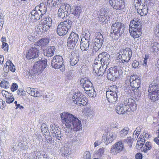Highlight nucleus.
Here are the masks:
<instances>
[{"label": "nucleus", "mask_w": 159, "mask_h": 159, "mask_svg": "<svg viewBox=\"0 0 159 159\" xmlns=\"http://www.w3.org/2000/svg\"><path fill=\"white\" fill-rule=\"evenodd\" d=\"M62 122L67 129L68 132L77 131L82 129L81 121L73 115L68 112H63L61 114Z\"/></svg>", "instance_id": "1"}, {"label": "nucleus", "mask_w": 159, "mask_h": 159, "mask_svg": "<svg viewBox=\"0 0 159 159\" xmlns=\"http://www.w3.org/2000/svg\"><path fill=\"white\" fill-rule=\"evenodd\" d=\"M47 65V60L45 59L36 61L32 69L27 74L28 78L31 79L36 78V75L42 73Z\"/></svg>", "instance_id": "2"}, {"label": "nucleus", "mask_w": 159, "mask_h": 159, "mask_svg": "<svg viewBox=\"0 0 159 159\" xmlns=\"http://www.w3.org/2000/svg\"><path fill=\"white\" fill-rule=\"evenodd\" d=\"M142 21L137 18L134 19L130 21L129 32L131 36L134 38H137L141 35Z\"/></svg>", "instance_id": "3"}, {"label": "nucleus", "mask_w": 159, "mask_h": 159, "mask_svg": "<svg viewBox=\"0 0 159 159\" xmlns=\"http://www.w3.org/2000/svg\"><path fill=\"white\" fill-rule=\"evenodd\" d=\"M124 24L121 22H115L111 26V32L110 35L113 40H116L124 33L125 30Z\"/></svg>", "instance_id": "4"}, {"label": "nucleus", "mask_w": 159, "mask_h": 159, "mask_svg": "<svg viewBox=\"0 0 159 159\" xmlns=\"http://www.w3.org/2000/svg\"><path fill=\"white\" fill-rule=\"evenodd\" d=\"M95 38L94 42L91 45V49L92 52L89 54L90 56H93L101 47L103 42V38L102 34L98 32L96 33Z\"/></svg>", "instance_id": "5"}, {"label": "nucleus", "mask_w": 159, "mask_h": 159, "mask_svg": "<svg viewBox=\"0 0 159 159\" xmlns=\"http://www.w3.org/2000/svg\"><path fill=\"white\" fill-rule=\"evenodd\" d=\"M148 98L152 102H155L159 100V86L157 84L149 85Z\"/></svg>", "instance_id": "6"}, {"label": "nucleus", "mask_w": 159, "mask_h": 159, "mask_svg": "<svg viewBox=\"0 0 159 159\" xmlns=\"http://www.w3.org/2000/svg\"><path fill=\"white\" fill-rule=\"evenodd\" d=\"M116 89V86L114 85L109 87L106 91V96L109 102L114 104L117 100Z\"/></svg>", "instance_id": "7"}, {"label": "nucleus", "mask_w": 159, "mask_h": 159, "mask_svg": "<svg viewBox=\"0 0 159 159\" xmlns=\"http://www.w3.org/2000/svg\"><path fill=\"white\" fill-rule=\"evenodd\" d=\"M63 60L62 56L56 55L54 57L51 62L52 67L56 69H59L62 71L65 70V66L63 64Z\"/></svg>", "instance_id": "8"}, {"label": "nucleus", "mask_w": 159, "mask_h": 159, "mask_svg": "<svg viewBox=\"0 0 159 159\" xmlns=\"http://www.w3.org/2000/svg\"><path fill=\"white\" fill-rule=\"evenodd\" d=\"M118 67L114 66L110 68L107 72V77L108 80H115L119 75Z\"/></svg>", "instance_id": "9"}, {"label": "nucleus", "mask_w": 159, "mask_h": 159, "mask_svg": "<svg viewBox=\"0 0 159 159\" xmlns=\"http://www.w3.org/2000/svg\"><path fill=\"white\" fill-rule=\"evenodd\" d=\"M109 3L114 9L116 10H123L125 6L123 0H109Z\"/></svg>", "instance_id": "10"}, {"label": "nucleus", "mask_w": 159, "mask_h": 159, "mask_svg": "<svg viewBox=\"0 0 159 159\" xmlns=\"http://www.w3.org/2000/svg\"><path fill=\"white\" fill-rule=\"evenodd\" d=\"M90 44V39L84 37L82 39L80 42V46L81 50L83 51H87V53H89V57H90L89 54L92 52V49H90L89 50V47Z\"/></svg>", "instance_id": "11"}, {"label": "nucleus", "mask_w": 159, "mask_h": 159, "mask_svg": "<svg viewBox=\"0 0 159 159\" xmlns=\"http://www.w3.org/2000/svg\"><path fill=\"white\" fill-rule=\"evenodd\" d=\"M129 81L132 90L133 91H134L135 90L137 91H138V90H139V89L140 86V80L139 79H136L135 76L132 75L130 77Z\"/></svg>", "instance_id": "12"}, {"label": "nucleus", "mask_w": 159, "mask_h": 159, "mask_svg": "<svg viewBox=\"0 0 159 159\" xmlns=\"http://www.w3.org/2000/svg\"><path fill=\"white\" fill-rule=\"evenodd\" d=\"M124 148V145L121 141L117 142L112 146L111 152L113 155H116L122 151Z\"/></svg>", "instance_id": "13"}, {"label": "nucleus", "mask_w": 159, "mask_h": 159, "mask_svg": "<svg viewBox=\"0 0 159 159\" xmlns=\"http://www.w3.org/2000/svg\"><path fill=\"white\" fill-rule=\"evenodd\" d=\"M50 126V132L52 136L56 138L58 140H60L61 139V137H63L62 134L60 131V129L56 127L55 125H51Z\"/></svg>", "instance_id": "14"}, {"label": "nucleus", "mask_w": 159, "mask_h": 159, "mask_svg": "<svg viewBox=\"0 0 159 159\" xmlns=\"http://www.w3.org/2000/svg\"><path fill=\"white\" fill-rule=\"evenodd\" d=\"M39 50L35 47H31L26 53V58L28 59H34L37 58L39 56Z\"/></svg>", "instance_id": "15"}, {"label": "nucleus", "mask_w": 159, "mask_h": 159, "mask_svg": "<svg viewBox=\"0 0 159 159\" xmlns=\"http://www.w3.org/2000/svg\"><path fill=\"white\" fill-rule=\"evenodd\" d=\"M42 13L40 11L34 9L29 15V18L32 22H34L39 20L43 16Z\"/></svg>", "instance_id": "16"}, {"label": "nucleus", "mask_w": 159, "mask_h": 159, "mask_svg": "<svg viewBox=\"0 0 159 159\" xmlns=\"http://www.w3.org/2000/svg\"><path fill=\"white\" fill-rule=\"evenodd\" d=\"M116 134L114 132H109L106 135H103L102 136L104 142L106 145H108L112 142L116 138Z\"/></svg>", "instance_id": "17"}, {"label": "nucleus", "mask_w": 159, "mask_h": 159, "mask_svg": "<svg viewBox=\"0 0 159 159\" xmlns=\"http://www.w3.org/2000/svg\"><path fill=\"white\" fill-rule=\"evenodd\" d=\"M124 104L128 106L132 111H134L137 109V106L135 101L132 98H126L124 102Z\"/></svg>", "instance_id": "18"}, {"label": "nucleus", "mask_w": 159, "mask_h": 159, "mask_svg": "<svg viewBox=\"0 0 159 159\" xmlns=\"http://www.w3.org/2000/svg\"><path fill=\"white\" fill-rule=\"evenodd\" d=\"M87 79L86 78H82L80 80V82L81 84H83L82 86L84 90L88 92L90 89H92L93 85L91 81Z\"/></svg>", "instance_id": "19"}, {"label": "nucleus", "mask_w": 159, "mask_h": 159, "mask_svg": "<svg viewBox=\"0 0 159 159\" xmlns=\"http://www.w3.org/2000/svg\"><path fill=\"white\" fill-rule=\"evenodd\" d=\"M119 65L120 68H122L121 71H122V70H124L123 68L124 66H122L124 65V63L125 62H128L130 59L126 55H124V54H121L120 53L119 55Z\"/></svg>", "instance_id": "20"}, {"label": "nucleus", "mask_w": 159, "mask_h": 159, "mask_svg": "<svg viewBox=\"0 0 159 159\" xmlns=\"http://www.w3.org/2000/svg\"><path fill=\"white\" fill-rule=\"evenodd\" d=\"M26 91L30 95L34 97H39L42 95L41 93L33 88H28L27 89Z\"/></svg>", "instance_id": "21"}, {"label": "nucleus", "mask_w": 159, "mask_h": 159, "mask_svg": "<svg viewBox=\"0 0 159 159\" xmlns=\"http://www.w3.org/2000/svg\"><path fill=\"white\" fill-rule=\"evenodd\" d=\"M68 30L66 28L60 24L57 26V32L59 35L62 36L66 34Z\"/></svg>", "instance_id": "22"}, {"label": "nucleus", "mask_w": 159, "mask_h": 159, "mask_svg": "<svg viewBox=\"0 0 159 159\" xmlns=\"http://www.w3.org/2000/svg\"><path fill=\"white\" fill-rule=\"evenodd\" d=\"M47 5L44 3H41L39 5L36 6L35 9L38 11H40L43 16V15L45 14L47 11Z\"/></svg>", "instance_id": "23"}, {"label": "nucleus", "mask_w": 159, "mask_h": 159, "mask_svg": "<svg viewBox=\"0 0 159 159\" xmlns=\"http://www.w3.org/2000/svg\"><path fill=\"white\" fill-rule=\"evenodd\" d=\"M55 50L56 48L55 46H50L49 48H47L46 51H44L43 55L48 57H51L54 54Z\"/></svg>", "instance_id": "24"}, {"label": "nucleus", "mask_w": 159, "mask_h": 159, "mask_svg": "<svg viewBox=\"0 0 159 159\" xmlns=\"http://www.w3.org/2000/svg\"><path fill=\"white\" fill-rule=\"evenodd\" d=\"M110 55L107 53L105 55L100 59L101 64L104 65L103 67L105 68L106 67V66H108L110 62Z\"/></svg>", "instance_id": "25"}, {"label": "nucleus", "mask_w": 159, "mask_h": 159, "mask_svg": "<svg viewBox=\"0 0 159 159\" xmlns=\"http://www.w3.org/2000/svg\"><path fill=\"white\" fill-rule=\"evenodd\" d=\"M84 95L80 92H75L73 94L72 96L73 99H74L73 101L75 104H77L82 98H84Z\"/></svg>", "instance_id": "26"}, {"label": "nucleus", "mask_w": 159, "mask_h": 159, "mask_svg": "<svg viewBox=\"0 0 159 159\" xmlns=\"http://www.w3.org/2000/svg\"><path fill=\"white\" fill-rule=\"evenodd\" d=\"M49 42V40L48 38H43L38 41L36 43V44L42 48L45 47Z\"/></svg>", "instance_id": "27"}, {"label": "nucleus", "mask_w": 159, "mask_h": 159, "mask_svg": "<svg viewBox=\"0 0 159 159\" xmlns=\"http://www.w3.org/2000/svg\"><path fill=\"white\" fill-rule=\"evenodd\" d=\"M60 7L69 15L71 12V8L70 5L67 3L62 4Z\"/></svg>", "instance_id": "28"}, {"label": "nucleus", "mask_w": 159, "mask_h": 159, "mask_svg": "<svg viewBox=\"0 0 159 159\" xmlns=\"http://www.w3.org/2000/svg\"><path fill=\"white\" fill-rule=\"evenodd\" d=\"M121 54H124L130 59L132 54V50L129 48H126L125 49H121L120 52Z\"/></svg>", "instance_id": "29"}, {"label": "nucleus", "mask_w": 159, "mask_h": 159, "mask_svg": "<svg viewBox=\"0 0 159 159\" xmlns=\"http://www.w3.org/2000/svg\"><path fill=\"white\" fill-rule=\"evenodd\" d=\"M149 47L151 51L153 52H157L159 50V44L157 42H152Z\"/></svg>", "instance_id": "30"}, {"label": "nucleus", "mask_w": 159, "mask_h": 159, "mask_svg": "<svg viewBox=\"0 0 159 159\" xmlns=\"http://www.w3.org/2000/svg\"><path fill=\"white\" fill-rule=\"evenodd\" d=\"M148 8L147 5H144L141 9H138L137 12L140 14L141 16H144L146 15L148 12Z\"/></svg>", "instance_id": "31"}, {"label": "nucleus", "mask_w": 159, "mask_h": 159, "mask_svg": "<svg viewBox=\"0 0 159 159\" xmlns=\"http://www.w3.org/2000/svg\"><path fill=\"white\" fill-rule=\"evenodd\" d=\"M68 38L69 39H71V40H73V41L75 42V43H76L78 44L80 41V39L78 35L73 32L71 33L70 34V35Z\"/></svg>", "instance_id": "32"}, {"label": "nucleus", "mask_w": 159, "mask_h": 159, "mask_svg": "<svg viewBox=\"0 0 159 159\" xmlns=\"http://www.w3.org/2000/svg\"><path fill=\"white\" fill-rule=\"evenodd\" d=\"M60 24L66 28L68 30L70 29L72 25V21L68 19L61 22Z\"/></svg>", "instance_id": "33"}, {"label": "nucleus", "mask_w": 159, "mask_h": 159, "mask_svg": "<svg viewBox=\"0 0 159 159\" xmlns=\"http://www.w3.org/2000/svg\"><path fill=\"white\" fill-rule=\"evenodd\" d=\"M57 15L59 17L60 19H64L66 16H68L69 15L63 11L60 7L58 9Z\"/></svg>", "instance_id": "34"}, {"label": "nucleus", "mask_w": 159, "mask_h": 159, "mask_svg": "<svg viewBox=\"0 0 159 159\" xmlns=\"http://www.w3.org/2000/svg\"><path fill=\"white\" fill-rule=\"evenodd\" d=\"M67 47L69 48L73 49L78 44L76 43H75V42L73 41V40H71V39H69L68 38L67 41Z\"/></svg>", "instance_id": "35"}, {"label": "nucleus", "mask_w": 159, "mask_h": 159, "mask_svg": "<svg viewBox=\"0 0 159 159\" xmlns=\"http://www.w3.org/2000/svg\"><path fill=\"white\" fill-rule=\"evenodd\" d=\"M102 65L98 68V75L99 76H102L103 74H104L106 73V70L108 66H106V67L105 68L103 67L104 65Z\"/></svg>", "instance_id": "36"}, {"label": "nucleus", "mask_w": 159, "mask_h": 159, "mask_svg": "<svg viewBox=\"0 0 159 159\" xmlns=\"http://www.w3.org/2000/svg\"><path fill=\"white\" fill-rule=\"evenodd\" d=\"M129 130V128L128 127H125L124 128L119 132L120 137L121 138H123L128 134Z\"/></svg>", "instance_id": "37"}, {"label": "nucleus", "mask_w": 159, "mask_h": 159, "mask_svg": "<svg viewBox=\"0 0 159 159\" xmlns=\"http://www.w3.org/2000/svg\"><path fill=\"white\" fill-rule=\"evenodd\" d=\"M81 12V7H75L72 14L77 17L79 18Z\"/></svg>", "instance_id": "38"}, {"label": "nucleus", "mask_w": 159, "mask_h": 159, "mask_svg": "<svg viewBox=\"0 0 159 159\" xmlns=\"http://www.w3.org/2000/svg\"><path fill=\"white\" fill-rule=\"evenodd\" d=\"M70 62L71 65L73 66L76 65L79 61L78 57L77 55L74 57H71Z\"/></svg>", "instance_id": "39"}, {"label": "nucleus", "mask_w": 159, "mask_h": 159, "mask_svg": "<svg viewBox=\"0 0 159 159\" xmlns=\"http://www.w3.org/2000/svg\"><path fill=\"white\" fill-rule=\"evenodd\" d=\"M41 129L43 135L45 134H48L49 132L47 126L45 124H43L41 127Z\"/></svg>", "instance_id": "40"}, {"label": "nucleus", "mask_w": 159, "mask_h": 159, "mask_svg": "<svg viewBox=\"0 0 159 159\" xmlns=\"http://www.w3.org/2000/svg\"><path fill=\"white\" fill-rule=\"evenodd\" d=\"M99 14L101 16H102V18H103L104 19L107 16V12L106 11V10L105 8H101L100 11L99 12Z\"/></svg>", "instance_id": "41"}, {"label": "nucleus", "mask_w": 159, "mask_h": 159, "mask_svg": "<svg viewBox=\"0 0 159 159\" xmlns=\"http://www.w3.org/2000/svg\"><path fill=\"white\" fill-rule=\"evenodd\" d=\"M0 86L3 88L7 89L9 88L10 85L9 82L8 81L5 80H3L1 82Z\"/></svg>", "instance_id": "42"}, {"label": "nucleus", "mask_w": 159, "mask_h": 159, "mask_svg": "<svg viewBox=\"0 0 159 159\" xmlns=\"http://www.w3.org/2000/svg\"><path fill=\"white\" fill-rule=\"evenodd\" d=\"M123 104H120L117 106L116 108V110L117 113L119 114H121L124 113V112H123Z\"/></svg>", "instance_id": "43"}, {"label": "nucleus", "mask_w": 159, "mask_h": 159, "mask_svg": "<svg viewBox=\"0 0 159 159\" xmlns=\"http://www.w3.org/2000/svg\"><path fill=\"white\" fill-rule=\"evenodd\" d=\"M151 144L150 142H147L145 144V146L146 147V148H144V147L143 148V151L144 152H146L148 150H149L151 149L152 147L151 146Z\"/></svg>", "instance_id": "44"}, {"label": "nucleus", "mask_w": 159, "mask_h": 159, "mask_svg": "<svg viewBox=\"0 0 159 159\" xmlns=\"http://www.w3.org/2000/svg\"><path fill=\"white\" fill-rule=\"evenodd\" d=\"M83 98H82L78 102L80 104H81L84 106L87 105L88 101L85 97H84Z\"/></svg>", "instance_id": "45"}, {"label": "nucleus", "mask_w": 159, "mask_h": 159, "mask_svg": "<svg viewBox=\"0 0 159 159\" xmlns=\"http://www.w3.org/2000/svg\"><path fill=\"white\" fill-rule=\"evenodd\" d=\"M2 95L6 98V99L9 98L12 95L11 94L5 90H3L2 91Z\"/></svg>", "instance_id": "46"}, {"label": "nucleus", "mask_w": 159, "mask_h": 159, "mask_svg": "<svg viewBox=\"0 0 159 159\" xmlns=\"http://www.w3.org/2000/svg\"><path fill=\"white\" fill-rule=\"evenodd\" d=\"M80 138L79 137H75L72 139V143L78 144L81 142Z\"/></svg>", "instance_id": "47"}, {"label": "nucleus", "mask_w": 159, "mask_h": 159, "mask_svg": "<svg viewBox=\"0 0 159 159\" xmlns=\"http://www.w3.org/2000/svg\"><path fill=\"white\" fill-rule=\"evenodd\" d=\"M97 62H95L94 64L93 65V70L94 72H95L97 74H98V70L99 67V65H98Z\"/></svg>", "instance_id": "48"}, {"label": "nucleus", "mask_w": 159, "mask_h": 159, "mask_svg": "<svg viewBox=\"0 0 159 159\" xmlns=\"http://www.w3.org/2000/svg\"><path fill=\"white\" fill-rule=\"evenodd\" d=\"M45 23L44 24H46L47 25L51 26L52 23V19L49 17H47L46 18L45 20Z\"/></svg>", "instance_id": "49"}, {"label": "nucleus", "mask_w": 159, "mask_h": 159, "mask_svg": "<svg viewBox=\"0 0 159 159\" xmlns=\"http://www.w3.org/2000/svg\"><path fill=\"white\" fill-rule=\"evenodd\" d=\"M70 150L67 148H66V149H65L64 150H63L62 151V153L64 155V156H66V157H67V155H69L71 154Z\"/></svg>", "instance_id": "50"}, {"label": "nucleus", "mask_w": 159, "mask_h": 159, "mask_svg": "<svg viewBox=\"0 0 159 159\" xmlns=\"http://www.w3.org/2000/svg\"><path fill=\"white\" fill-rule=\"evenodd\" d=\"M46 139V140L47 141V142L49 143V142H52V138L49 134V133H48V134H44L43 135Z\"/></svg>", "instance_id": "51"}, {"label": "nucleus", "mask_w": 159, "mask_h": 159, "mask_svg": "<svg viewBox=\"0 0 159 159\" xmlns=\"http://www.w3.org/2000/svg\"><path fill=\"white\" fill-rule=\"evenodd\" d=\"M94 89L92 87V89H90V90H88L87 93L89 97H93L94 95Z\"/></svg>", "instance_id": "52"}, {"label": "nucleus", "mask_w": 159, "mask_h": 159, "mask_svg": "<svg viewBox=\"0 0 159 159\" xmlns=\"http://www.w3.org/2000/svg\"><path fill=\"white\" fill-rule=\"evenodd\" d=\"M42 25H39L37 26L36 28V30L39 33L41 32L43 33V30Z\"/></svg>", "instance_id": "53"}, {"label": "nucleus", "mask_w": 159, "mask_h": 159, "mask_svg": "<svg viewBox=\"0 0 159 159\" xmlns=\"http://www.w3.org/2000/svg\"><path fill=\"white\" fill-rule=\"evenodd\" d=\"M43 154H42V152H38L35 154L36 159H42Z\"/></svg>", "instance_id": "54"}, {"label": "nucleus", "mask_w": 159, "mask_h": 159, "mask_svg": "<svg viewBox=\"0 0 159 159\" xmlns=\"http://www.w3.org/2000/svg\"><path fill=\"white\" fill-rule=\"evenodd\" d=\"M42 25L43 26L42 28L43 30V33L47 31L51 27L45 24H42Z\"/></svg>", "instance_id": "55"}, {"label": "nucleus", "mask_w": 159, "mask_h": 159, "mask_svg": "<svg viewBox=\"0 0 159 159\" xmlns=\"http://www.w3.org/2000/svg\"><path fill=\"white\" fill-rule=\"evenodd\" d=\"M125 140L128 144V146H129V147H131L132 144V140L131 139V137H127V139H125Z\"/></svg>", "instance_id": "56"}, {"label": "nucleus", "mask_w": 159, "mask_h": 159, "mask_svg": "<svg viewBox=\"0 0 159 159\" xmlns=\"http://www.w3.org/2000/svg\"><path fill=\"white\" fill-rule=\"evenodd\" d=\"M18 87V85L17 84L13 83L11 87V91L13 92L17 89Z\"/></svg>", "instance_id": "57"}, {"label": "nucleus", "mask_w": 159, "mask_h": 159, "mask_svg": "<svg viewBox=\"0 0 159 159\" xmlns=\"http://www.w3.org/2000/svg\"><path fill=\"white\" fill-rule=\"evenodd\" d=\"M84 159H91L90 158V154L89 152L86 151L85 152Z\"/></svg>", "instance_id": "58"}, {"label": "nucleus", "mask_w": 159, "mask_h": 159, "mask_svg": "<svg viewBox=\"0 0 159 159\" xmlns=\"http://www.w3.org/2000/svg\"><path fill=\"white\" fill-rule=\"evenodd\" d=\"M13 147H12V149H13V151H18L20 148L18 147V146L17 143V142H14L13 143Z\"/></svg>", "instance_id": "59"}, {"label": "nucleus", "mask_w": 159, "mask_h": 159, "mask_svg": "<svg viewBox=\"0 0 159 159\" xmlns=\"http://www.w3.org/2000/svg\"><path fill=\"white\" fill-rule=\"evenodd\" d=\"M14 98L13 96H11L9 98H8L6 99V102L7 103H12L14 100Z\"/></svg>", "instance_id": "60"}, {"label": "nucleus", "mask_w": 159, "mask_h": 159, "mask_svg": "<svg viewBox=\"0 0 159 159\" xmlns=\"http://www.w3.org/2000/svg\"><path fill=\"white\" fill-rule=\"evenodd\" d=\"M84 109L86 112L88 114H91L93 112V110L90 107H86Z\"/></svg>", "instance_id": "61"}, {"label": "nucleus", "mask_w": 159, "mask_h": 159, "mask_svg": "<svg viewBox=\"0 0 159 159\" xmlns=\"http://www.w3.org/2000/svg\"><path fill=\"white\" fill-rule=\"evenodd\" d=\"M104 153V148H100L98 151V155L102 156Z\"/></svg>", "instance_id": "62"}, {"label": "nucleus", "mask_w": 159, "mask_h": 159, "mask_svg": "<svg viewBox=\"0 0 159 159\" xmlns=\"http://www.w3.org/2000/svg\"><path fill=\"white\" fill-rule=\"evenodd\" d=\"M106 53L107 52H102L101 54H99L98 56V58H97L96 60L98 61H99V60L100 61V59L102 58V57L103 56H104L106 55Z\"/></svg>", "instance_id": "63"}, {"label": "nucleus", "mask_w": 159, "mask_h": 159, "mask_svg": "<svg viewBox=\"0 0 159 159\" xmlns=\"http://www.w3.org/2000/svg\"><path fill=\"white\" fill-rule=\"evenodd\" d=\"M2 48H3L5 51H7L8 49V45L6 43H2Z\"/></svg>", "instance_id": "64"}]
</instances>
